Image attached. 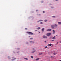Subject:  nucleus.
Here are the masks:
<instances>
[{
    "instance_id": "1",
    "label": "nucleus",
    "mask_w": 61,
    "mask_h": 61,
    "mask_svg": "<svg viewBox=\"0 0 61 61\" xmlns=\"http://www.w3.org/2000/svg\"><path fill=\"white\" fill-rule=\"evenodd\" d=\"M57 25L56 24H55L54 25H52L51 26V27L53 29L54 28V27H57Z\"/></svg>"
},
{
    "instance_id": "2",
    "label": "nucleus",
    "mask_w": 61,
    "mask_h": 61,
    "mask_svg": "<svg viewBox=\"0 0 61 61\" xmlns=\"http://www.w3.org/2000/svg\"><path fill=\"white\" fill-rule=\"evenodd\" d=\"M27 33L28 35H33V33L31 32H27Z\"/></svg>"
},
{
    "instance_id": "3",
    "label": "nucleus",
    "mask_w": 61,
    "mask_h": 61,
    "mask_svg": "<svg viewBox=\"0 0 61 61\" xmlns=\"http://www.w3.org/2000/svg\"><path fill=\"white\" fill-rule=\"evenodd\" d=\"M51 33H48L46 35L47 36H50L51 35Z\"/></svg>"
},
{
    "instance_id": "4",
    "label": "nucleus",
    "mask_w": 61,
    "mask_h": 61,
    "mask_svg": "<svg viewBox=\"0 0 61 61\" xmlns=\"http://www.w3.org/2000/svg\"><path fill=\"white\" fill-rule=\"evenodd\" d=\"M43 38L46 39V38H47V36H45V35H43Z\"/></svg>"
},
{
    "instance_id": "5",
    "label": "nucleus",
    "mask_w": 61,
    "mask_h": 61,
    "mask_svg": "<svg viewBox=\"0 0 61 61\" xmlns=\"http://www.w3.org/2000/svg\"><path fill=\"white\" fill-rule=\"evenodd\" d=\"M47 31H52V29H49L47 30Z\"/></svg>"
},
{
    "instance_id": "6",
    "label": "nucleus",
    "mask_w": 61,
    "mask_h": 61,
    "mask_svg": "<svg viewBox=\"0 0 61 61\" xmlns=\"http://www.w3.org/2000/svg\"><path fill=\"white\" fill-rule=\"evenodd\" d=\"M43 52H41L38 54L39 56H40L43 54Z\"/></svg>"
},
{
    "instance_id": "7",
    "label": "nucleus",
    "mask_w": 61,
    "mask_h": 61,
    "mask_svg": "<svg viewBox=\"0 0 61 61\" xmlns=\"http://www.w3.org/2000/svg\"><path fill=\"white\" fill-rule=\"evenodd\" d=\"M52 45H53V44H49L48 45V46H52Z\"/></svg>"
},
{
    "instance_id": "8",
    "label": "nucleus",
    "mask_w": 61,
    "mask_h": 61,
    "mask_svg": "<svg viewBox=\"0 0 61 61\" xmlns=\"http://www.w3.org/2000/svg\"><path fill=\"white\" fill-rule=\"evenodd\" d=\"M33 49V50H34L32 51V53H35V52H36V50H34V49Z\"/></svg>"
},
{
    "instance_id": "9",
    "label": "nucleus",
    "mask_w": 61,
    "mask_h": 61,
    "mask_svg": "<svg viewBox=\"0 0 61 61\" xmlns=\"http://www.w3.org/2000/svg\"><path fill=\"white\" fill-rule=\"evenodd\" d=\"M41 31H43V32H44V28H43L42 29H41Z\"/></svg>"
},
{
    "instance_id": "10",
    "label": "nucleus",
    "mask_w": 61,
    "mask_h": 61,
    "mask_svg": "<svg viewBox=\"0 0 61 61\" xmlns=\"http://www.w3.org/2000/svg\"><path fill=\"white\" fill-rule=\"evenodd\" d=\"M40 21H41L42 22V21H43V20H39V21H38L37 22H39Z\"/></svg>"
},
{
    "instance_id": "11",
    "label": "nucleus",
    "mask_w": 61,
    "mask_h": 61,
    "mask_svg": "<svg viewBox=\"0 0 61 61\" xmlns=\"http://www.w3.org/2000/svg\"><path fill=\"white\" fill-rule=\"evenodd\" d=\"M53 32L54 34H55V30H53Z\"/></svg>"
},
{
    "instance_id": "12",
    "label": "nucleus",
    "mask_w": 61,
    "mask_h": 61,
    "mask_svg": "<svg viewBox=\"0 0 61 61\" xmlns=\"http://www.w3.org/2000/svg\"><path fill=\"white\" fill-rule=\"evenodd\" d=\"M52 39H56V38H55V36H54L52 38Z\"/></svg>"
},
{
    "instance_id": "13",
    "label": "nucleus",
    "mask_w": 61,
    "mask_h": 61,
    "mask_svg": "<svg viewBox=\"0 0 61 61\" xmlns=\"http://www.w3.org/2000/svg\"><path fill=\"white\" fill-rule=\"evenodd\" d=\"M39 59V58H37V59H35L37 61V60H38Z\"/></svg>"
},
{
    "instance_id": "14",
    "label": "nucleus",
    "mask_w": 61,
    "mask_h": 61,
    "mask_svg": "<svg viewBox=\"0 0 61 61\" xmlns=\"http://www.w3.org/2000/svg\"><path fill=\"white\" fill-rule=\"evenodd\" d=\"M30 43H32L33 44H34V42L33 41H30Z\"/></svg>"
},
{
    "instance_id": "15",
    "label": "nucleus",
    "mask_w": 61,
    "mask_h": 61,
    "mask_svg": "<svg viewBox=\"0 0 61 61\" xmlns=\"http://www.w3.org/2000/svg\"><path fill=\"white\" fill-rule=\"evenodd\" d=\"M44 21L45 22H47V20H45Z\"/></svg>"
},
{
    "instance_id": "16",
    "label": "nucleus",
    "mask_w": 61,
    "mask_h": 61,
    "mask_svg": "<svg viewBox=\"0 0 61 61\" xmlns=\"http://www.w3.org/2000/svg\"><path fill=\"white\" fill-rule=\"evenodd\" d=\"M58 24H61V22H59L58 23Z\"/></svg>"
},
{
    "instance_id": "17",
    "label": "nucleus",
    "mask_w": 61,
    "mask_h": 61,
    "mask_svg": "<svg viewBox=\"0 0 61 61\" xmlns=\"http://www.w3.org/2000/svg\"><path fill=\"white\" fill-rule=\"evenodd\" d=\"M24 59H26V60H28V59L27 58H24Z\"/></svg>"
},
{
    "instance_id": "18",
    "label": "nucleus",
    "mask_w": 61,
    "mask_h": 61,
    "mask_svg": "<svg viewBox=\"0 0 61 61\" xmlns=\"http://www.w3.org/2000/svg\"><path fill=\"white\" fill-rule=\"evenodd\" d=\"M40 27H38L37 29L39 30L40 29Z\"/></svg>"
},
{
    "instance_id": "19",
    "label": "nucleus",
    "mask_w": 61,
    "mask_h": 61,
    "mask_svg": "<svg viewBox=\"0 0 61 61\" xmlns=\"http://www.w3.org/2000/svg\"><path fill=\"white\" fill-rule=\"evenodd\" d=\"M8 59H10V57H9V56H8Z\"/></svg>"
},
{
    "instance_id": "20",
    "label": "nucleus",
    "mask_w": 61,
    "mask_h": 61,
    "mask_svg": "<svg viewBox=\"0 0 61 61\" xmlns=\"http://www.w3.org/2000/svg\"><path fill=\"white\" fill-rule=\"evenodd\" d=\"M48 47L47 46H46L45 47V48H47Z\"/></svg>"
},
{
    "instance_id": "21",
    "label": "nucleus",
    "mask_w": 61,
    "mask_h": 61,
    "mask_svg": "<svg viewBox=\"0 0 61 61\" xmlns=\"http://www.w3.org/2000/svg\"><path fill=\"white\" fill-rule=\"evenodd\" d=\"M15 59H16V58H15V59H14L13 60H12V61H13V60H15Z\"/></svg>"
},
{
    "instance_id": "22",
    "label": "nucleus",
    "mask_w": 61,
    "mask_h": 61,
    "mask_svg": "<svg viewBox=\"0 0 61 61\" xmlns=\"http://www.w3.org/2000/svg\"><path fill=\"white\" fill-rule=\"evenodd\" d=\"M31 58H33V57L32 56H31Z\"/></svg>"
},
{
    "instance_id": "23",
    "label": "nucleus",
    "mask_w": 61,
    "mask_h": 61,
    "mask_svg": "<svg viewBox=\"0 0 61 61\" xmlns=\"http://www.w3.org/2000/svg\"><path fill=\"white\" fill-rule=\"evenodd\" d=\"M53 54L54 55H56V53H53Z\"/></svg>"
},
{
    "instance_id": "24",
    "label": "nucleus",
    "mask_w": 61,
    "mask_h": 61,
    "mask_svg": "<svg viewBox=\"0 0 61 61\" xmlns=\"http://www.w3.org/2000/svg\"><path fill=\"white\" fill-rule=\"evenodd\" d=\"M25 30H27V28H26L25 29Z\"/></svg>"
},
{
    "instance_id": "25",
    "label": "nucleus",
    "mask_w": 61,
    "mask_h": 61,
    "mask_svg": "<svg viewBox=\"0 0 61 61\" xmlns=\"http://www.w3.org/2000/svg\"><path fill=\"white\" fill-rule=\"evenodd\" d=\"M40 24H43V23H42V22H40Z\"/></svg>"
},
{
    "instance_id": "26",
    "label": "nucleus",
    "mask_w": 61,
    "mask_h": 61,
    "mask_svg": "<svg viewBox=\"0 0 61 61\" xmlns=\"http://www.w3.org/2000/svg\"><path fill=\"white\" fill-rule=\"evenodd\" d=\"M36 12H37V11H38V10H36Z\"/></svg>"
},
{
    "instance_id": "27",
    "label": "nucleus",
    "mask_w": 61,
    "mask_h": 61,
    "mask_svg": "<svg viewBox=\"0 0 61 61\" xmlns=\"http://www.w3.org/2000/svg\"><path fill=\"white\" fill-rule=\"evenodd\" d=\"M30 39H33V38H30Z\"/></svg>"
},
{
    "instance_id": "28",
    "label": "nucleus",
    "mask_w": 61,
    "mask_h": 61,
    "mask_svg": "<svg viewBox=\"0 0 61 61\" xmlns=\"http://www.w3.org/2000/svg\"><path fill=\"white\" fill-rule=\"evenodd\" d=\"M54 41V40H51V41L53 42V41Z\"/></svg>"
},
{
    "instance_id": "29",
    "label": "nucleus",
    "mask_w": 61,
    "mask_h": 61,
    "mask_svg": "<svg viewBox=\"0 0 61 61\" xmlns=\"http://www.w3.org/2000/svg\"><path fill=\"white\" fill-rule=\"evenodd\" d=\"M51 8H53V7H51Z\"/></svg>"
},
{
    "instance_id": "30",
    "label": "nucleus",
    "mask_w": 61,
    "mask_h": 61,
    "mask_svg": "<svg viewBox=\"0 0 61 61\" xmlns=\"http://www.w3.org/2000/svg\"><path fill=\"white\" fill-rule=\"evenodd\" d=\"M57 44H56V45H57V44H58V42H57Z\"/></svg>"
},
{
    "instance_id": "31",
    "label": "nucleus",
    "mask_w": 61,
    "mask_h": 61,
    "mask_svg": "<svg viewBox=\"0 0 61 61\" xmlns=\"http://www.w3.org/2000/svg\"><path fill=\"white\" fill-rule=\"evenodd\" d=\"M44 42H45V43H46V41H44Z\"/></svg>"
},
{
    "instance_id": "32",
    "label": "nucleus",
    "mask_w": 61,
    "mask_h": 61,
    "mask_svg": "<svg viewBox=\"0 0 61 61\" xmlns=\"http://www.w3.org/2000/svg\"><path fill=\"white\" fill-rule=\"evenodd\" d=\"M55 1H58V0H55Z\"/></svg>"
},
{
    "instance_id": "33",
    "label": "nucleus",
    "mask_w": 61,
    "mask_h": 61,
    "mask_svg": "<svg viewBox=\"0 0 61 61\" xmlns=\"http://www.w3.org/2000/svg\"><path fill=\"white\" fill-rule=\"evenodd\" d=\"M43 13H45V11H43Z\"/></svg>"
},
{
    "instance_id": "34",
    "label": "nucleus",
    "mask_w": 61,
    "mask_h": 61,
    "mask_svg": "<svg viewBox=\"0 0 61 61\" xmlns=\"http://www.w3.org/2000/svg\"><path fill=\"white\" fill-rule=\"evenodd\" d=\"M52 17H55L54 16H52Z\"/></svg>"
},
{
    "instance_id": "35",
    "label": "nucleus",
    "mask_w": 61,
    "mask_h": 61,
    "mask_svg": "<svg viewBox=\"0 0 61 61\" xmlns=\"http://www.w3.org/2000/svg\"><path fill=\"white\" fill-rule=\"evenodd\" d=\"M35 31H37V30H35Z\"/></svg>"
},
{
    "instance_id": "36",
    "label": "nucleus",
    "mask_w": 61,
    "mask_h": 61,
    "mask_svg": "<svg viewBox=\"0 0 61 61\" xmlns=\"http://www.w3.org/2000/svg\"><path fill=\"white\" fill-rule=\"evenodd\" d=\"M51 57H52V58H53V56H51Z\"/></svg>"
},
{
    "instance_id": "37",
    "label": "nucleus",
    "mask_w": 61,
    "mask_h": 61,
    "mask_svg": "<svg viewBox=\"0 0 61 61\" xmlns=\"http://www.w3.org/2000/svg\"><path fill=\"white\" fill-rule=\"evenodd\" d=\"M51 38H52L51 37V38H50V39H51Z\"/></svg>"
},
{
    "instance_id": "38",
    "label": "nucleus",
    "mask_w": 61,
    "mask_h": 61,
    "mask_svg": "<svg viewBox=\"0 0 61 61\" xmlns=\"http://www.w3.org/2000/svg\"><path fill=\"white\" fill-rule=\"evenodd\" d=\"M26 44H28V43H26Z\"/></svg>"
},
{
    "instance_id": "39",
    "label": "nucleus",
    "mask_w": 61,
    "mask_h": 61,
    "mask_svg": "<svg viewBox=\"0 0 61 61\" xmlns=\"http://www.w3.org/2000/svg\"><path fill=\"white\" fill-rule=\"evenodd\" d=\"M39 33H40V32H39Z\"/></svg>"
},
{
    "instance_id": "40",
    "label": "nucleus",
    "mask_w": 61,
    "mask_h": 61,
    "mask_svg": "<svg viewBox=\"0 0 61 61\" xmlns=\"http://www.w3.org/2000/svg\"><path fill=\"white\" fill-rule=\"evenodd\" d=\"M60 43H61V41H60Z\"/></svg>"
},
{
    "instance_id": "41",
    "label": "nucleus",
    "mask_w": 61,
    "mask_h": 61,
    "mask_svg": "<svg viewBox=\"0 0 61 61\" xmlns=\"http://www.w3.org/2000/svg\"><path fill=\"white\" fill-rule=\"evenodd\" d=\"M50 5H51V4H50Z\"/></svg>"
},
{
    "instance_id": "42",
    "label": "nucleus",
    "mask_w": 61,
    "mask_h": 61,
    "mask_svg": "<svg viewBox=\"0 0 61 61\" xmlns=\"http://www.w3.org/2000/svg\"><path fill=\"white\" fill-rule=\"evenodd\" d=\"M40 15L39 14V15Z\"/></svg>"
}]
</instances>
